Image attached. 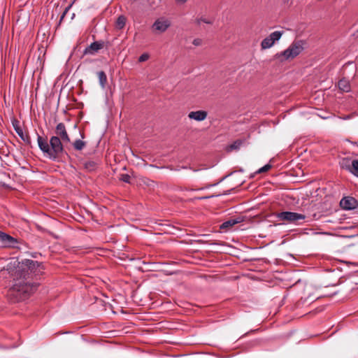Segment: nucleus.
I'll return each instance as SVG.
<instances>
[{"mask_svg":"<svg viewBox=\"0 0 358 358\" xmlns=\"http://www.w3.org/2000/svg\"><path fill=\"white\" fill-rule=\"evenodd\" d=\"M149 57H150L149 54H148V53H143V54H142V55L139 57V58H138V62H145V61H147V60L149 59Z\"/></svg>","mask_w":358,"mask_h":358,"instance_id":"25","label":"nucleus"},{"mask_svg":"<svg viewBox=\"0 0 358 358\" xmlns=\"http://www.w3.org/2000/svg\"><path fill=\"white\" fill-rule=\"evenodd\" d=\"M253 177H254V174H251L250 178H253Z\"/></svg>","mask_w":358,"mask_h":358,"instance_id":"34","label":"nucleus"},{"mask_svg":"<svg viewBox=\"0 0 358 358\" xmlns=\"http://www.w3.org/2000/svg\"><path fill=\"white\" fill-rule=\"evenodd\" d=\"M338 87L339 90L343 92H349L350 90V85L348 80L343 78L341 79L338 83Z\"/></svg>","mask_w":358,"mask_h":358,"instance_id":"15","label":"nucleus"},{"mask_svg":"<svg viewBox=\"0 0 358 358\" xmlns=\"http://www.w3.org/2000/svg\"><path fill=\"white\" fill-rule=\"evenodd\" d=\"M350 173L358 178V159H353V163H351Z\"/></svg>","mask_w":358,"mask_h":358,"instance_id":"19","label":"nucleus"},{"mask_svg":"<svg viewBox=\"0 0 358 358\" xmlns=\"http://www.w3.org/2000/svg\"><path fill=\"white\" fill-rule=\"evenodd\" d=\"M322 216V214L320 212L317 213H310L306 215V218H308V221L312 220H317Z\"/></svg>","mask_w":358,"mask_h":358,"instance_id":"21","label":"nucleus"},{"mask_svg":"<svg viewBox=\"0 0 358 358\" xmlns=\"http://www.w3.org/2000/svg\"><path fill=\"white\" fill-rule=\"evenodd\" d=\"M243 221V217L241 215L231 217L220 224V229L222 231H227L230 230L235 224L241 223Z\"/></svg>","mask_w":358,"mask_h":358,"instance_id":"8","label":"nucleus"},{"mask_svg":"<svg viewBox=\"0 0 358 358\" xmlns=\"http://www.w3.org/2000/svg\"><path fill=\"white\" fill-rule=\"evenodd\" d=\"M171 26L170 21L165 17H159L152 24V29L157 33H163Z\"/></svg>","mask_w":358,"mask_h":358,"instance_id":"6","label":"nucleus"},{"mask_svg":"<svg viewBox=\"0 0 358 358\" xmlns=\"http://www.w3.org/2000/svg\"><path fill=\"white\" fill-rule=\"evenodd\" d=\"M341 206L346 210H352L357 208L358 206L357 201L351 196H346L341 199Z\"/></svg>","mask_w":358,"mask_h":358,"instance_id":"11","label":"nucleus"},{"mask_svg":"<svg viewBox=\"0 0 358 358\" xmlns=\"http://www.w3.org/2000/svg\"><path fill=\"white\" fill-rule=\"evenodd\" d=\"M351 163H353V159L352 160L348 157H343L339 161V166L341 169L350 172V170L351 169Z\"/></svg>","mask_w":358,"mask_h":358,"instance_id":"14","label":"nucleus"},{"mask_svg":"<svg viewBox=\"0 0 358 358\" xmlns=\"http://www.w3.org/2000/svg\"><path fill=\"white\" fill-rule=\"evenodd\" d=\"M304 41L302 40L294 41L286 50L278 52L273 56V59H278L281 62L293 59L303 50Z\"/></svg>","mask_w":358,"mask_h":358,"instance_id":"3","label":"nucleus"},{"mask_svg":"<svg viewBox=\"0 0 358 358\" xmlns=\"http://www.w3.org/2000/svg\"><path fill=\"white\" fill-rule=\"evenodd\" d=\"M127 19L124 16L120 15L117 17L116 20V28L118 29H122L124 28L126 24Z\"/></svg>","mask_w":358,"mask_h":358,"instance_id":"18","label":"nucleus"},{"mask_svg":"<svg viewBox=\"0 0 358 358\" xmlns=\"http://www.w3.org/2000/svg\"><path fill=\"white\" fill-rule=\"evenodd\" d=\"M130 179H131V177L128 174H121L120 176V180L124 182H127V183H131V181H130Z\"/></svg>","mask_w":358,"mask_h":358,"instance_id":"23","label":"nucleus"},{"mask_svg":"<svg viewBox=\"0 0 358 358\" xmlns=\"http://www.w3.org/2000/svg\"><path fill=\"white\" fill-rule=\"evenodd\" d=\"M201 22H203L206 23V24H211L212 23L210 21L206 20V18H203V17L197 20V23L199 24L201 23Z\"/></svg>","mask_w":358,"mask_h":358,"instance_id":"27","label":"nucleus"},{"mask_svg":"<svg viewBox=\"0 0 358 358\" xmlns=\"http://www.w3.org/2000/svg\"><path fill=\"white\" fill-rule=\"evenodd\" d=\"M282 34L283 31H275L271 33L262 41V49L265 50L271 48L276 41L280 39Z\"/></svg>","mask_w":358,"mask_h":358,"instance_id":"5","label":"nucleus"},{"mask_svg":"<svg viewBox=\"0 0 358 358\" xmlns=\"http://www.w3.org/2000/svg\"><path fill=\"white\" fill-rule=\"evenodd\" d=\"M73 145L75 150H82L86 145V143L82 140L78 139L73 143Z\"/></svg>","mask_w":358,"mask_h":358,"instance_id":"20","label":"nucleus"},{"mask_svg":"<svg viewBox=\"0 0 358 358\" xmlns=\"http://www.w3.org/2000/svg\"><path fill=\"white\" fill-rule=\"evenodd\" d=\"M0 241L4 247L15 248L17 241L11 236L0 231Z\"/></svg>","mask_w":358,"mask_h":358,"instance_id":"9","label":"nucleus"},{"mask_svg":"<svg viewBox=\"0 0 358 358\" xmlns=\"http://www.w3.org/2000/svg\"><path fill=\"white\" fill-rule=\"evenodd\" d=\"M176 2L178 3V4H183L185 3V2H187L188 0H175Z\"/></svg>","mask_w":358,"mask_h":358,"instance_id":"29","label":"nucleus"},{"mask_svg":"<svg viewBox=\"0 0 358 358\" xmlns=\"http://www.w3.org/2000/svg\"><path fill=\"white\" fill-rule=\"evenodd\" d=\"M247 276H248V279H251V280H255V279L259 280L260 279V278L259 276H255L252 273H248V272Z\"/></svg>","mask_w":358,"mask_h":358,"instance_id":"28","label":"nucleus"},{"mask_svg":"<svg viewBox=\"0 0 358 358\" xmlns=\"http://www.w3.org/2000/svg\"><path fill=\"white\" fill-rule=\"evenodd\" d=\"M247 268H248V271H252V268H250V264H248Z\"/></svg>","mask_w":358,"mask_h":358,"instance_id":"31","label":"nucleus"},{"mask_svg":"<svg viewBox=\"0 0 358 358\" xmlns=\"http://www.w3.org/2000/svg\"><path fill=\"white\" fill-rule=\"evenodd\" d=\"M44 269L42 263L31 259L15 260L7 265L6 270L13 276V285L8 294L12 302L25 300L36 290V280Z\"/></svg>","mask_w":358,"mask_h":358,"instance_id":"1","label":"nucleus"},{"mask_svg":"<svg viewBox=\"0 0 358 358\" xmlns=\"http://www.w3.org/2000/svg\"><path fill=\"white\" fill-rule=\"evenodd\" d=\"M55 136H59L64 143H68L71 142L70 137L67 133L66 126L63 122H60L57 124L55 128Z\"/></svg>","mask_w":358,"mask_h":358,"instance_id":"7","label":"nucleus"},{"mask_svg":"<svg viewBox=\"0 0 358 358\" xmlns=\"http://www.w3.org/2000/svg\"><path fill=\"white\" fill-rule=\"evenodd\" d=\"M351 143L358 146V141L357 142H351Z\"/></svg>","mask_w":358,"mask_h":358,"instance_id":"32","label":"nucleus"},{"mask_svg":"<svg viewBox=\"0 0 358 358\" xmlns=\"http://www.w3.org/2000/svg\"><path fill=\"white\" fill-rule=\"evenodd\" d=\"M84 167L89 171H92L96 169V164L94 161H87L84 163Z\"/></svg>","mask_w":358,"mask_h":358,"instance_id":"22","label":"nucleus"},{"mask_svg":"<svg viewBox=\"0 0 358 358\" xmlns=\"http://www.w3.org/2000/svg\"><path fill=\"white\" fill-rule=\"evenodd\" d=\"M192 43L195 45V46H199L202 44V40L200 39V38H195L194 39Z\"/></svg>","mask_w":358,"mask_h":358,"instance_id":"26","label":"nucleus"},{"mask_svg":"<svg viewBox=\"0 0 358 358\" xmlns=\"http://www.w3.org/2000/svg\"><path fill=\"white\" fill-rule=\"evenodd\" d=\"M12 124L16 133L20 138L27 144L31 143V138L27 134H24L22 129L19 124V121L16 119L12 120Z\"/></svg>","mask_w":358,"mask_h":358,"instance_id":"10","label":"nucleus"},{"mask_svg":"<svg viewBox=\"0 0 358 358\" xmlns=\"http://www.w3.org/2000/svg\"><path fill=\"white\" fill-rule=\"evenodd\" d=\"M207 115L208 113L205 110H196L190 112L188 114V117L196 121H203L206 118Z\"/></svg>","mask_w":358,"mask_h":358,"instance_id":"13","label":"nucleus"},{"mask_svg":"<svg viewBox=\"0 0 358 358\" xmlns=\"http://www.w3.org/2000/svg\"><path fill=\"white\" fill-rule=\"evenodd\" d=\"M68 9L66 8L65 10V11L64 12V13L62 14V15L61 16V18H60V21H62L63 20V18L64 17V15L66 14V13L67 12Z\"/></svg>","mask_w":358,"mask_h":358,"instance_id":"30","label":"nucleus"},{"mask_svg":"<svg viewBox=\"0 0 358 358\" xmlns=\"http://www.w3.org/2000/svg\"><path fill=\"white\" fill-rule=\"evenodd\" d=\"M103 47V43L100 41H95L91 43L90 45L87 47L84 50L85 54L94 55L100 49Z\"/></svg>","mask_w":358,"mask_h":358,"instance_id":"12","label":"nucleus"},{"mask_svg":"<svg viewBox=\"0 0 358 358\" xmlns=\"http://www.w3.org/2000/svg\"><path fill=\"white\" fill-rule=\"evenodd\" d=\"M38 145L44 155L50 159L57 161L65 152L64 143L59 136H51L48 141L46 138H43L38 134Z\"/></svg>","mask_w":358,"mask_h":358,"instance_id":"2","label":"nucleus"},{"mask_svg":"<svg viewBox=\"0 0 358 358\" xmlns=\"http://www.w3.org/2000/svg\"><path fill=\"white\" fill-rule=\"evenodd\" d=\"M271 168V165L268 164H266L265 166H264L263 167L260 168L255 173H259L266 172V171H268Z\"/></svg>","mask_w":358,"mask_h":358,"instance_id":"24","label":"nucleus"},{"mask_svg":"<svg viewBox=\"0 0 358 358\" xmlns=\"http://www.w3.org/2000/svg\"><path fill=\"white\" fill-rule=\"evenodd\" d=\"M81 137L83 138H84V134H81Z\"/></svg>","mask_w":358,"mask_h":358,"instance_id":"33","label":"nucleus"},{"mask_svg":"<svg viewBox=\"0 0 358 358\" xmlns=\"http://www.w3.org/2000/svg\"><path fill=\"white\" fill-rule=\"evenodd\" d=\"M276 217L281 221H287L290 223H299V220H304L306 215L295 212L284 211L276 214Z\"/></svg>","mask_w":358,"mask_h":358,"instance_id":"4","label":"nucleus"},{"mask_svg":"<svg viewBox=\"0 0 358 358\" xmlns=\"http://www.w3.org/2000/svg\"><path fill=\"white\" fill-rule=\"evenodd\" d=\"M99 82L102 89H105L107 83V76L104 71H100L97 72Z\"/></svg>","mask_w":358,"mask_h":358,"instance_id":"17","label":"nucleus"},{"mask_svg":"<svg viewBox=\"0 0 358 358\" xmlns=\"http://www.w3.org/2000/svg\"><path fill=\"white\" fill-rule=\"evenodd\" d=\"M244 141L238 139L227 148V152L237 151L243 145Z\"/></svg>","mask_w":358,"mask_h":358,"instance_id":"16","label":"nucleus"}]
</instances>
